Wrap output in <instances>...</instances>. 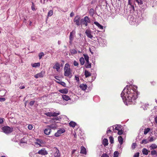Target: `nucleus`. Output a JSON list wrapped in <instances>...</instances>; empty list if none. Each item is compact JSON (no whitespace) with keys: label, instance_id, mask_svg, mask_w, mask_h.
I'll list each match as a JSON object with an SVG mask.
<instances>
[{"label":"nucleus","instance_id":"58836bf2","mask_svg":"<svg viewBox=\"0 0 157 157\" xmlns=\"http://www.w3.org/2000/svg\"><path fill=\"white\" fill-rule=\"evenodd\" d=\"M150 147L151 148V149H155L157 148V146L155 144H152V145L150 146Z\"/></svg>","mask_w":157,"mask_h":157},{"label":"nucleus","instance_id":"c03bdc74","mask_svg":"<svg viewBox=\"0 0 157 157\" xmlns=\"http://www.w3.org/2000/svg\"><path fill=\"white\" fill-rule=\"evenodd\" d=\"M44 56V53L43 52H40L39 54V59H40L42 56Z\"/></svg>","mask_w":157,"mask_h":157},{"label":"nucleus","instance_id":"c9c22d12","mask_svg":"<svg viewBox=\"0 0 157 157\" xmlns=\"http://www.w3.org/2000/svg\"><path fill=\"white\" fill-rule=\"evenodd\" d=\"M79 61L80 62V63L82 65L84 64L85 63V60L84 58L83 57H81L79 59Z\"/></svg>","mask_w":157,"mask_h":157},{"label":"nucleus","instance_id":"e2e57ef3","mask_svg":"<svg viewBox=\"0 0 157 157\" xmlns=\"http://www.w3.org/2000/svg\"><path fill=\"white\" fill-rule=\"evenodd\" d=\"M74 15V13L73 12H72L70 13V16L71 17H73Z\"/></svg>","mask_w":157,"mask_h":157},{"label":"nucleus","instance_id":"2eb2a0df","mask_svg":"<svg viewBox=\"0 0 157 157\" xmlns=\"http://www.w3.org/2000/svg\"><path fill=\"white\" fill-rule=\"evenodd\" d=\"M79 87L82 90H85L86 89L87 86L86 84H82L80 85Z\"/></svg>","mask_w":157,"mask_h":157},{"label":"nucleus","instance_id":"6e6d98bb","mask_svg":"<svg viewBox=\"0 0 157 157\" xmlns=\"http://www.w3.org/2000/svg\"><path fill=\"white\" fill-rule=\"evenodd\" d=\"M101 157H109V155L106 154V153H103L102 156H101Z\"/></svg>","mask_w":157,"mask_h":157},{"label":"nucleus","instance_id":"5701e85b","mask_svg":"<svg viewBox=\"0 0 157 157\" xmlns=\"http://www.w3.org/2000/svg\"><path fill=\"white\" fill-rule=\"evenodd\" d=\"M113 130V131L114 130V128L113 126L110 127L108 128L107 130L106 131V133L107 134L109 132H111V130Z\"/></svg>","mask_w":157,"mask_h":157},{"label":"nucleus","instance_id":"bf43d9fd","mask_svg":"<svg viewBox=\"0 0 157 157\" xmlns=\"http://www.w3.org/2000/svg\"><path fill=\"white\" fill-rule=\"evenodd\" d=\"M74 65L75 66H78V63L76 61H75L74 62Z\"/></svg>","mask_w":157,"mask_h":157},{"label":"nucleus","instance_id":"aec40b11","mask_svg":"<svg viewBox=\"0 0 157 157\" xmlns=\"http://www.w3.org/2000/svg\"><path fill=\"white\" fill-rule=\"evenodd\" d=\"M54 69H56V71H58L60 69L59 65L58 63H57L53 66Z\"/></svg>","mask_w":157,"mask_h":157},{"label":"nucleus","instance_id":"f03ea898","mask_svg":"<svg viewBox=\"0 0 157 157\" xmlns=\"http://www.w3.org/2000/svg\"><path fill=\"white\" fill-rule=\"evenodd\" d=\"M128 18L129 19V23L131 25H136L142 20L139 17H134L133 16H131L128 17Z\"/></svg>","mask_w":157,"mask_h":157},{"label":"nucleus","instance_id":"9d476101","mask_svg":"<svg viewBox=\"0 0 157 157\" xmlns=\"http://www.w3.org/2000/svg\"><path fill=\"white\" fill-rule=\"evenodd\" d=\"M45 73L44 71H41L40 73L34 75V77L37 78H42L43 77Z\"/></svg>","mask_w":157,"mask_h":157},{"label":"nucleus","instance_id":"603ef678","mask_svg":"<svg viewBox=\"0 0 157 157\" xmlns=\"http://www.w3.org/2000/svg\"><path fill=\"white\" fill-rule=\"evenodd\" d=\"M123 132V131L122 129L118 131V134L119 135H122Z\"/></svg>","mask_w":157,"mask_h":157},{"label":"nucleus","instance_id":"20e7f679","mask_svg":"<svg viewBox=\"0 0 157 157\" xmlns=\"http://www.w3.org/2000/svg\"><path fill=\"white\" fill-rule=\"evenodd\" d=\"M91 22L90 19L87 16H85L84 18L81 20V24L82 25H84L85 26L88 25V24Z\"/></svg>","mask_w":157,"mask_h":157},{"label":"nucleus","instance_id":"774afa93","mask_svg":"<svg viewBox=\"0 0 157 157\" xmlns=\"http://www.w3.org/2000/svg\"><path fill=\"white\" fill-rule=\"evenodd\" d=\"M53 119L57 121L59 120V118L58 117H57L56 118H55L54 119Z\"/></svg>","mask_w":157,"mask_h":157},{"label":"nucleus","instance_id":"6ab92c4d","mask_svg":"<svg viewBox=\"0 0 157 157\" xmlns=\"http://www.w3.org/2000/svg\"><path fill=\"white\" fill-rule=\"evenodd\" d=\"M81 153L86 154V149L84 147L82 146L81 147Z\"/></svg>","mask_w":157,"mask_h":157},{"label":"nucleus","instance_id":"0e129e2a","mask_svg":"<svg viewBox=\"0 0 157 157\" xmlns=\"http://www.w3.org/2000/svg\"><path fill=\"white\" fill-rule=\"evenodd\" d=\"M25 88V86H20V87H19V88L20 89H24V88Z\"/></svg>","mask_w":157,"mask_h":157},{"label":"nucleus","instance_id":"13d9d810","mask_svg":"<svg viewBox=\"0 0 157 157\" xmlns=\"http://www.w3.org/2000/svg\"><path fill=\"white\" fill-rule=\"evenodd\" d=\"M35 103V101H31L29 102V105L31 106L33 105Z\"/></svg>","mask_w":157,"mask_h":157},{"label":"nucleus","instance_id":"c756f323","mask_svg":"<svg viewBox=\"0 0 157 157\" xmlns=\"http://www.w3.org/2000/svg\"><path fill=\"white\" fill-rule=\"evenodd\" d=\"M74 37L73 35H70L69 36V43L70 44H72V41L74 39Z\"/></svg>","mask_w":157,"mask_h":157},{"label":"nucleus","instance_id":"72a5a7b5","mask_svg":"<svg viewBox=\"0 0 157 157\" xmlns=\"http://www.w3.org/2000/svg\"><path fill=\"white\" fill-rule=\"evenodd\" d=\"M70 52L71 53L72 55L76 54L77 53V51L74 49H71Z\"/></svg>","mask_w":157,"mask_h":157},{"label":"nucleus","instance_id":"338daca9","mask_svg":"<svg viewBox=\"0 0 157 157\" xmlns=\"http://www.w3.org/2000/svg\"><path fill=\"white\" fill-rule=\"evenodd\" d=\"M155 122L157 123V116L155 118Z\"/></svg>","mask_w":157,"mask_h":157},{"label":"nucleus","instance_id":"8fccbe9b","mask_svg":"<svg viewBox=\"0 0 157 157\" xmlns=\"http://www.w3.org/2000/svg\"><path fill=\"white\" fill-rule=\"evenodd\" d=\"M136 146V143H133L132 144V148L133 149H134L135 148Z\"/></svg>","mask_w":157,"mask_h":157},{"label":"nucleus","instance_id":"09e8293b","mask_svg":"<svg viewBox=\"0 0 157 157\" xmlns=\"http://www.w3.org/2000/svg\"><path fill=\"white\" fill-rule=\"evenodd\" d=\"M155 139V138H154L153 137H151L149 140V142H151L153 141Z\"/></svg>","mask_w":157,"mask_h":157},{"label":"nucleus","instance_id":"412c9836","mask_svg":"<svg viewBox=\"0 0 157 157\" xmlns=\"http://www.w3.org/2000/svg\"><path fill=\"white\" fill-rule=\"evenodd\" d=\"M91 73L86 70H85V75L86 78L89 77L91 75Z\"/></svg>","mask_w":157,"mask_h":157},{"label":"nucleus","instance_id":"0eeeda50","mask_svg":"<svg viewBox=\"0 0 157 157\" xmlns=\"http://www.w3.org/2000/svg\"><path fill=\"white\" fill-rule=\"evenodd\" d=\"M37 154L41 155H46L48 154V152L45 150V149L43 148L39 150L37 152Z\"/></svg>","mask_w":157,"mask_h":157},{"label":"nucleus","instance_id":"f8f14e48","mask_svg":"<svg viewBox=\"0 0 157 157\" xmlns=\"http://www.w3.org/2000/svg\"><path fill=\"white\" fill-rule=\"evenodd\" d=\"M131 0H128V5L129 6V8H130V10L131 11H134L135 10L134 7L132 4L131 3Z\"/></svg>","mask_w":157,"mask_h":157},{"label":"nucleus","instance_id":"864d4df0","mask_svg":"<svg viewBox=\"0 0 157 157\" xmlns=\"http://www.w3.org/2000/svg\"><path fill=\"white\" fill-rule=\"evenodd\" d=\"M140 153L139 152H137L135 153L133 156V157H139Z\"/></svg>","mask_w":157,"mask_h":157},{"label":"nucleus","instance_id":"5fc2aeb1","mask_svg":"<svg viewBox=\"0 0 157 157\" xmlns=\"http://www.w3.org/2000/svg\"><path fill=\"white\" fill-rule=\"evenodd\" d=\"M75 30H73L70 33V35H73L74 36V35L75 34Z\"/></svg>","mask_w":157,"mask_h":157},{"label":"nucleus","instance_id":"cd10ccee","mask_svg":"<svg viewBox=\"0 0 157 157\" xmlns=\"http://www.w3.org/2000/svg\"><path fill=\"white\" fill-rule=\"evenodd\" d=\"M142 152L143 154L146 155H147L148 154V150L145 148L142 149Z\"/></svg>","mask_w":157,"mask_h":157},{"label":"nucleus","instance_id":"9b49d317","mask_svg":"<svg viewBox=\"0 0 157 157\" xmlns=\"http://www.w3.org/2000/svg\"><path fill=\"white\" fill-rule=\"evenodd\" d=\"M54 150L55 151V153H54V156L55 157H59L60 155V153L59 152V151L57 149V148L55 147L54 148Z\"/></svg>","mask_w":157,"mask_h":157},{"label":"nucleus","instance_id":"69168bd1","mask_svg":"<svg viewBox=\"0 0 157 157\" xmlns=\"http://www.w3.org/2000/svg\"><path fill=\"white\" fill-rule=\"evenodd\" d=\"M3 120L2 119L0 118V124H2L3 122Z\"/></svg>","mask_w":157,"mask_h":157},{"label":"nucleus","instance_id":"3c124183","mask_svg":"<svg viewBox=\"0 0 157 157\" xmlns=\"http://www.w3.org/2000/svg\"><path fill=\"white\" fill-rule=\"evenodd\" d=\"M75 79L76 80L77 82H79V78L78 76L75 75Z\"/></svg>","mask_w":157,"mask_h":157},{"label":"nucleus","instance_id":"052dcab7","mask_svg":"<svg viewBox=\"0 0 157 157\" xmlns=\"http://www.w3.org/2000/svg\"><path fill=\"white\" fill-rule=\"evenodd\" d=\"M32 6H31V9L33 10H35V8L34 7V4L33 2H32Z\"/></svg>","mask_w":157,"mask_h":157},{"label":"nucleus","instance_id":"e433bc0d","mask_svg":"<svg viewBox=\"0 0 157 157\" xmlns=\"http://www.w3.org/2000/svg\"><path fill=\"white\" fill-rule=\"evenodd\" d=\"M83 56L86 62H88L89 60L88 56L86 54H83Z\"/></svg>","mask_w":157,"mask_h":157},{"label":"nucleus","instance_id":"7c9ffc66","mask_svg":"<svg viewBox=\"0 0 157 157\" xmlns=\"http://www.w3.org/2000/svg\"><path fill=\"white\" fill-rule=\"evenodd\" d=\"M148 105V104L146 103L144 104L143 105H142L141 107L144 110H145L147 109Z\"/></svg>","mask_w":157,"mask_h":157},{"label":"nucleus","instance_id":"a878e982","mask_svg":"<svg viewBox=\"0 0 157 157\" xmlns=\"http://www.w3.org/2000/svg\"><path fill=\"white\" fill-rule=\"evenodd\" d=\"M76 123L74 122L71 121L69 123V125L72 127H74L75 125H76Z\"/></svg>","mask_w":157,"mask_h":157},{"label":"nucleus","instance_id":"37998d69","mask_svg":"<svg viewBox=\"0 0 157 157\" xmlns=\"http://www.w3.org/2000/svg\"><path fill=\"white\" fill-rule=\"evenodd\" d=\"M109 141L111 144L114 143L113 138L112 136H110L109 137Z\"/></svg>","mask_w":157,"mask_h":157},{"label":"nucleus","instance_id":"bb28decb","mask_svg":"<svg viewBox=\"0 0 157 157\" xmlns=\"http://www.w3.org/2000/svg\"><path fill=\"white\" fill-rule=\"evenodd\" d=\"M85 66L86 68H90L91 67V63H89V61L88 62H86Z\"/></svg>","mask_w":157,"mask_h":157},{"label":"nucleus","instance_id":"39448f33","mask_svg":"<svg viewBox=\"0 0 157 157\" xmlns=\"http://www.w3.org/2000/svg\"><path fill=\"white\" fill-rule=\"evenodd\" d=\"M13 129V128L12 127H10L8 126H4L2 128V130L6 134L10 133L12 132Z\"/></svg>","mask_w":157,"mask_h":157},{"label":"nucleus","instance_id":"680f3d73","mask_svg":"<svg viewBox=\"0 0 157 157\" xmlns=\"http://www.w3.org/2000/svg\"><path fill=\"white\" fill-rule=\"evenodd\" d=\"M6 99L4 98H0V101H5Z\"/></svg>","mask_w":157,"mask_h":157},{"label":"nucleus","instance_id":"f704fd0d","mask_svg":"<svg viewBox=\"0 0 157 157\" xmlns=\"http://www.w3.org/2000/svg\"><path fill=\"white\" fill-rule=\"evenodd\" d=\"M122 126L120 125H117V126L115 127V129L116 130L119 131L122 129Z\"/></svg>","mask_w":157,"mask_h":157},{"label":"nucleus","instance_id":"393cba45","mask_svg":"<svg viewBox=\"0 0 157 157\" xmlns=\"http://www.w3.org/2000/svg\"><path fill=\"white\" fill-rule=\"evenodd\" d=\"M31 65L33 67H39L40 65V63H35L32 64Z\"/></svg>","mask_w":157,"mask_h":157},{"label":"nucleus","instance_id":"dca6fc26","mask_svg":"<svg viewBox=\"0 0 157 157\" xmlns=\"http://www.w3.org/2000/svg\"><path fill=\"white\" fill-rule=\"evenodd\" d=\"M51 132L50 128H46L44 131V133L46 135H49Z\"/></svg>","mask_w":157,"mask_h":157},{"label":"nucleus","instance_id":"79ce46f5","mask_svg":"<svg viewBox=\"0 0 157 157\" xmlns=\"http://www.w3.org/2000/svg\"><path fill=\"white\" fill-rule=\"evenodd\" d=\"M119 152L117 151H115L114 152L113 157H118L119 155Z\"/></svg>","mask_w":157,"mask_h":157},{"label":"nucleus","instance_id":"4be33fe9","mask_svg":"<svg viewBox=\"0 0 157 157\" xmlns=\"http://www.w3.org/2000/svg\"><path fill=\"white\" fill-rule=\"evenodd\" d=\"M118 140L119 141V142L120 144L121 145L123 143V139L122 138V137L121 136H119L118 137Z\"/></svg>","mask_w":157,"mask_h":157},{"label":"nucleus","instance_id":"49530a36","mask_svg":"<svg viewBox=\"0 0 157 157\" xmlns=\"http://www.w3.org/2000/svg\"><path fill=\"white\" fill-rule=\"evenodd\" d=\"M157 154V152L155 150H154L152 151L151 152V154L152 155H156Z\"/></svg>","mask_w":157,"mask_h":157},{"label":"nucleus","instance_id":"4d7b16f0","mask_svg":"<svg viewBox=\"0 0 157 157\" xmlns=\"http://www.w3.org/2000/svg\"><path fill=\"white\" fill-rule=\"evenodd\" d=\"M33 128V126L31 124H29L28 126V128L29 130H31Z\"/></svg>","mask_w":157,"mask_h":157},{"label":"nucleus","instance_id":"1a4fd4ad","mask_svg":"<svg viewBox=\"0 0 157 157\" xmlns=\"http://www.w3.org/2000/svg\"><path fill=\"white\" fill-rule=\"evenodd\" d=\"M65 131V130L64 129H61L58 130L57 132L55 133V136L56 137H58L60 136L61 134L64 132Z\"/></svg>","mask_w":157,"mask_h":157},{"label":"nucleus","instance_id":"ea45409f","mask_svg":"<svg viewBox=\"0 0 157 157\" xmlns=\"http://www.w3.org/2000/svg\"><path fill=\"white\" fill-rule=\"evenodd\" d=\"M57 82V83H59L61 85H62V86H63L64 87H66V84L64 82Z\"/></svg>","mask_w":157,"mask_h":157},{"label":"nucleus","instance_id":"423d86ee","mask_svg":"<svg viewBox=\"0 0 157 157\" xmlns=\"http://www.w3.org/2000/svg\"><path fill=\"white\" fill-rule=\"evenodd\" d=\"M81 20L80 17L78 16H76L74 20V21L75 23V24L79 26L81 24Z\"/></svg>","mask_w":157,"mask_h":157},{"label":"nucleus","instance_id":"f3484780","mask_svg":"<svg viewBox=\"0 0 157 157\" xmlns=\"http://www.w3.org/2000/svg\"><path fill=\"white\" fill-rule=\"evenodd\" d=\"M62 98L63 100L66 101H68L70 99V98L69 97L66 95L63 94L62 95Z\"/></svg>","mask_w":157,"mask_h":157},{"label":"nucleus","instance_id":"4468645a","mask_svg":"<svg viewBox=\"0 0 157 157\" xmlns=\"http://www.w3.org/2000/svg\"><path fill=\"white\" fill-rule=\"evenodd\" d=\"M59 92L62 94H66L68 93V90L67 88H65L63 89L59 90Z\"/></svg>","mask_w":157,"mask_h":157},{"label":"nucleus","instance_id":"f257e3e1","mask_svg":"<svg viewBox=\"0 0 157 157\" xmlns=\"http://www.w3.org/2000/svg\"><path fill=\"white\" fill-rule=\"evenodd\" d=\"M137 89V86L132 85H127L124 88L121 95L125 105L135 104L138 94Z\"/></svg>","mask_w":157,"mask_h":157},{"label":"nucleus","instance_id":"6e6552de","mask_svg":"<svg viewBox=\"0 0 157 157\" xmlns=\"http://www.w3.org/2000/svg\"><path fill=\"white\" fill-rule=\"evenodd\" d=\"M85 33L87 36L91 39L93 38V36L92 35V32L90 29H87Z\"/></svg>","mask_w":157,"mask_h":157},{"label":"nucleus","instance_id":"a19ab883","mask_svg":"<svg viewBox=\"0 0 157 157\" xmlns=\"http://www.w3.org/2000/svg\"><path fill=\"white\" fill-rule=\"evenodd\" d=\"M60 114L59 112L56 113L53 112L52 113V115L53 117H57Z\"/></svg>","mask_w":157,"mask_h":157},{"label":"nucleus","instance_id":"4c0bfd02","mask_svg":"<svg viewBox=\"0 0 157 157\" xmlns=\"http://www.w3.org/2000/svg\"><path fill=\"white\" fill-rule=\"evenodd\" d=\"M150 129L149 128H147L146 129H145L144 130V134L145 135H146L150 130Z\"/></svg>","mask_w":157,"mask_h":157},{"label":"nucleus","instance_id":"473e14b6","mask_svg":"<svg viewBox=\"0 0 157 157\" xmlns=\"http://www.w3.org/2000/svg\"><path fill=\"white\" fill-rule=\"evenodd\" d=\"M135 2L139 5L142 6L143 4V0H136Z\"/></svg>","mask_w":157,"mask_h":157},{"label":"nucleus","instance_id":"de8ad7c7","mask_svg":"<svg viewBox=\"0 0 157 157\" xmlns=\"http://www.w3.org/2000/svg\"><path fill=\"white\" fill-rule=\"evenodd\" d=\"M45 114L48 116H49V117L52 116V113H51V112L47 113Z\"/></svg>","mask_w":157,"mask_h":157},{"label":"nucleus","instance_id":"2f4dec72","mask_svg":"<svg viewBox=\"0 0 157 157\" xmlns=\"http://www.w3.org/2000/svg\"><path fill=\"white\" fill-rule=\"evenodd\" d=\"M94 10L93 9H90L89 11V13L90 15L91 16H93L94 13Z\"/></svg>","mask_w":157,"mask_h":157},{"label":"nucleus","instance_id":"a211bd4d","mask_svg":"<svg viewBox=\"0 0 157 157\" xmlns=\"http://www.w3.org/2000/svg\"><path fill=\"white\" fill-rule=\"evenodd\" d=\"M94 24L97 26L98 27L101 29H103V26L101 25L97 21L94 22Z\"/></svg>","mask_w":157,"mask_h":157},{"label":"nucleus","instance_id":"ddd939ff","mask_svg":"<svg viewBox=\"0 0 157 157\" xmlns=\"http://www.w3.org/2000/svg\"><path fill=\"white\" fill-rule=\"evenodd\" d=\"M58 126L56 125V123L52 124L50 125H48L47 126V127L49 128L53 129L56 128Z\"/></svg>","mask_w":157,"mask_h":157},{"label":"nucleus","instance_id":"a18cd8bd","mask_svg":"<svg viewBox=\"0 0 157 157\" xmlns=\"http://www.w3.org/2000/svg\"><path fill=\"white\" fill-rule=\"evenodd\" d=\"M53 12L52 10H50L48 13V17H50V16H52L53 14Z\"/></svg>","mask_w":157,"mask_h":157},{"label":"nucleus","instance_id":"7ed1b4c3","mask_svg":"<svg viewBox=\"0 0 157 157\" xmlns=\"http://www.w3.org/2000/svg\"><path fill=\"white\" fill-rule=\"evenodd\" d=\"M64 70V76L68 77L70 78H71L72 75L71 74V72L70 71V69L69 64L67 63L65 65Z\"/></svg>","mask_w":157,"mask_h":157},{"label":"nucleus","instance_id":"b1692460","mask_svg":"<svg viewBox=\"0 0 157 157\" xmlns=\"http://www.w3.org/2000/svg\"><path fill=\"white\" fill-rule=\"evenodd\" d=\"M103 144L105 146H106L108 145V140L106 139H104L103 140Z\"/></svg>","mask_w":157,"mask_h":157},{"label":"nucleus","instance_id":"c85d7f7f","mask_svg":"<svg viewBox=\"0 0 157 157\" xmlns=\"http://www.w3.org/2000/svg\"><path fill=\"white\" fill-rule=\"evenodd\" d=\"M149 142V140H148L144 139L142 140L141 142H140V144H146Z\"/></svg>","mask_w":157,"mask_h":157}]
</instances>
